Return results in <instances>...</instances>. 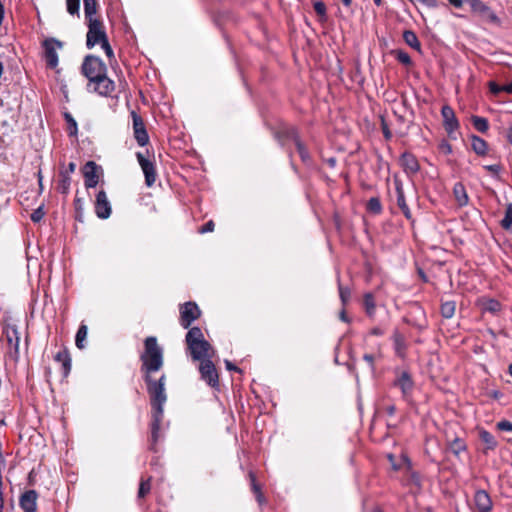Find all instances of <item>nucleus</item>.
Returning a JSON list of instances; mask_svg holds the SVG:
<instances>
[{"instance_id":"f257e3e1","label":"nucleus","mask_w":512,"mask_h":512,"mask_svg":"<svg viewBox=\"0 0 512 512\" xmlns=\"http://www.w3.org/2000/svg\"><path fill=\"white\" fill-rule=\"evenodd\" d=\"M142 362L141 372L143 379L147 386V392L150 397V404L152 407V420H151V449H154L158 438L161 423L163 420L164 404L167 401L165 392L166 376L163 374L158 380L152 377L154 372L159 371L164 363L163 349L158 344L157 338L149 336L144 341V351L140 355Z\"/></svg>"},{"instance_id":"f03ea898","label":"nucleus","mask_w":512,"mask_h":512,"mask_svg":"<svg viewBox=\"0 0 512 512\" xmlns=\"http://www.w3.org/2000/svg\"><path fill=\"white\" fill-rule=\"evenodd\" d=\"M83 75L88 79L87 88L100 96H111L115 90L114 82L107 77V67L101 58L87 55L81 66Z\"/></svg>"},{"instance_id":"7ed1b4c3","label":"nucleus","mask_w":512,"mask_h":512,"mask_svg":"<svg viewBox=\"0 0 512 512\" xmlns=\"http://www.w3.org/2000/svg\"><path fill=\"white\" fill-rule=\"evenodd\" d=\"M18 328V325L14 322L2 325V333L5 334L7 341V353L13 359H17L19 354L20 333Z\"/></svg>"},{"instance_id":"20e7f679","label":"nucleus","mask_w":512,"mask_h":512,"mask_svg":"<svg viewBox=\"0 0 512 512\" xmlns=\"http://www.w3.org/2000/svg\"><path fill=\"white\" fill-rule=\"evenodd\" d=\"M88 32L86 39L87 48L91 49L96 44H101L107 40V35L103 23L98 19L87 20Z\"/></svg>"},{"instance_id":"39448f33","label":"nucleus","mask_w":512,"mask_h":512,"mask_svg":"<svg viewBox=\"0 0 512 512\" xmlns=\"http://www.w3.org/2000/svg\"><path fill=\"white\" fill-rule=\"evenodd\" d=\"M465 1L470 5L472 12L477 14L483 20L488 21L490 23H494V24H500L499 17L482 0H465Z\"/></svg>"},{"instance_id":"423d86ee","label":"nucleus","mask_w":512,"mask_h":512,"mask_svg":"<svg viewBox=\"0 0 512 512\" xmlns=\"http://www.w3.org/2000/svg\"><path fill=\"white\" fill-rule=\"evenodd\" d=\"M44 57L49 68H56L58 65L57 49L62 48V43L54 38L46 39L43 42Z\"/></svg>"},{"instance_id":"0eeeda50","label":"nucleus","mask_w":512,"mask_h":512,"mask_svg":"<svg viewBox=\"0 0 512 512\" xmlns=\"http://www.w3.org/2000/svg\"><path fill=\"white\" fill-rule=\"evenodd\" d=\"M201 311L196 303L186 302L180 307V324L183 328L190 327L193 321L200 317Z\"/></svg>"},{"instance_id":"6e6552de","label":"nucleus","mask_w":512,"mask_h":512,"mask_svg":"<svg viewBox=\"0 0 512 512\" xmlns=\"http://www.w3.org/2000/svg\"><path fill=\"white\" fill-rule=\"evenodd\" d=\"M199 370L202 380H204L209 386L213 388L219 386L218 373L211 358L201 361Z\"/></svg>"},{"instance_id":"1a4fd4ad","label":"nucleus","mask_w":512,"mask_h":512,"mask_svg":"<svg viewBox=\"0 0 512 512\" xmlns=\"http://www.w3.org/2000/svg\"><path fill=\"white\" fill-rule=\"evenodd\" d=\"M187 346L194 360L203 361L213 357L214 350L210 343L206 340Z\"/></svg>"},{"instance_id":"9d476101","label":"nucleus","mask_w":512,"mask_h":512,"mask_svg":"<svg viewBox=\"0 0 512 512\" xmlns=\"http://www.w3.org/2000/svg\"><path fill=\"white\" fill-rule=\"evenodd\" d=\"M102 169L93 161H88L83 167L85 187L87 189L97 186Z\"/></svg>"},{"instance_id":"9b49d317","label":"nucleus","mask_w":512,"mask_h":512,"mask_svg":"<svg viewBox=\"0 0 512 512\" xmlns=\"http://www.w3.org/2000/svg\"><path fill=\"white\" fill-rule=\"evenodd\" d=\"M133 120L134 137L140 146H145L149 142V136L146 131L143 119L135 111L131 112Z\"/></svg>"},{"instance_id":"f8f14e48","label":"nucleus","mask_w":512,"mask_h":512,"mask_svg":"<svg viewBox=\"0 0 512 512\" xmlns=\"http://www.w3.org/2000/svg\"><path fill=\"white\" fill-rule=\"evenodd\" d=\"M393 385L401 390L402 397L404 399H407L410 396L414 388V382L410 373L407 371L397 372V377L394 380Z\"/></svg>"},{"instance_id":"ddd939ff","label":"nucleus","mask_w":512,"mask_h":512,"mask_svg":"<svg viewBox=\"0 0 512 512\" xmlns=\"http://www.w3.org/2000/svg\"><path fill=\"white\" fill-rule=\"evenodd\" d=\"M111 204L104 190H100L96 195L95 213L100 219H107L111 215Z\"/></svg>"},{"instance_id":"4468645a","label":"nucleus","mask_w":512,"mask_h":512,"mask_svg":"<svg viewBox=\"0 0 512 512\" xmlns=\"http://www.w3.org/2000/svg\"><path fill=\"white\" fill-rule=\"evenodd\" d=\"M137 160L145 176V183L148 187H151L156 180V171L153 162L147 159L142 153L136 154Z\"/></svg>"},{"instance_id":"2eb2a0df","label":"nucleus","mask_w":512,"mask_h":512,"mask_svg":"<svg viewBox=\"0 0 512 512\" xmlns=\"http://www.w3.org/2000/svg\"><path fill=\"white\" fill-rule=\"evenodd\" d=\"M441 115L446 132L449 136H452L459 128V122L455 116L454 110L450 106L444 105L441 109Z\"/></svg>"},{"instance_id":"dca6fc26","label":"nucleus","mask_w":512,"mask_h":512,"mask_svg":"<svg viewBox=\"0 0 512 512\" xmlns=\"http://www.w3.org/2000/svg\"><path fill=\"white\" fill-rule=\"evenodd\" d=\"M400 165L408 176H413L420 170L417 158L409 152H404L400 157Z\"/></svg>"},{"instance_id":"f3484780","label":"nucleus","mask_w":512,"mask_h":512,"mask_svg":"<svg viewBox=\"0 0 512 512\" xmlns=\"http://www.w3.org/2000/svg\"><path fill=\"white\" fill-rule=\"evenodd\" d=\"M474 503L478 512H490L493 507L490 495L481 489L475 492Z\"/></svg>"},{"instance_id":"a211bd4d","label":"nucleus","mask_w":512,"mask_h":512,"mask_svg":"<svg viewBox=\"0 0 512 512\" xmlns=\"http://www.w3.org/2000/svg\"><path fill=\"white\" fill-rule=\"evenodd\" d=\"M37 493L34 490H28L20 498V506L24 512H35L37 505Z\"/></svg>"},{"instance_id":"6ab92c4d","label":"nucleus","mask_w":512,"mask_h":512,"mask_svg":"<svg viewBox=\"0 0 512 512\" xmlns=\"http://www.w3.org/2000/svg\"><path fill=\"white\" fill-rule=\"evenodd\" d=\"M395 188H396V196H397V205L404 214L407 219H411V211L406 203L404 190L402 186V182L399 180H395Z\"/></svg>"},{"instance_id":"aec40b11","label":"nucleus","mask_w":512,"mask_h":512,"mask_svg":"<svg viewBox=\"0 0 512 512\" xmlns=\"http://www.w3.org/2000/svg\"><path fill=\"white\" fill-rule=\"evenodd\" d=\"M276 138L283 145L286 140H293L296 142V139H299L297 130L293 126H283L281 127L275 134Z\"/></svg>"},{"instance_id":"412c9836","label":"nucleus","mask_w":512,"mask_h":512,"mask_svg":"<svg viewBox=\"0 0 512 512\" xmlns=\"http://www.w3.org/2000/svg\"><path fill=\"white\" fill-rule=\"evenodd\" d=\"M453 195L457 204L461 207L466 206L469 202V197L464 185L460 182L456 183L453 187Z\"/></svg>"},{"instance_id":"4be33fe9","label":"nucleus","mask_w":512,"mask_h":512,"mask_svg":"<svg viewBox=\"0 0 512 512\" xmlns=\"http://www.w3.org/2000/svg\"><path fill=\"white\" fill-rule=\"evenodd\" d=\"M471 146H472V149L473 151L477 154V155H480V156H484L486 155L487 153V149H488V145H487V142L476 136V135H473L471 137Z\"/></svg>"},{"instance_id":"5701e85b","label":"nucleus","mask_w":512,"mask_h":512,"mask_svg":"<svg viewBox=\"0 0 512 512\" xmlns=\"http://www.w3.org/2000/svg\"><path fill=\"white\" fill-rule=\"evenodd\" d=\"M55 360L61 363L62 368L64 370V374L67 375L71 370V358L66 349L57 352L55 355Z\"/></svg>"},{"instance_id":"b1692460","label":"nucleus","mask_w":512,"mask_h":512,"mask_svg":"<svg viewBox=\"0 0 512 512\" xmlns=\"http://www.w3.org/2000/svg\"><path fill=\"white\" fill-rule=\"evenodd\" d=\"M70 185H71V177H70V175H68V172H60L57 190L61 194L67 195L70 191Z\"/></svg>"},{"instance_id":"393cba45","label":"nucleus","mask_w":512,"mask_h":512,"mask_svg":"<svg viewBox=\"0 0 512 512\" xmlns=\"http://www.w3.org/2000/svg\"><path fill=\"white\" fill-rule=\"evenodd\" d=\"M203 340H205L204 335L199 327H192L186 334L187 345H193Z\"/></svg>"},{"instance_id":"a878e982","label":"nucleus","mask_w":512,"mask_h":512,"mask_svg":"<svg viewBox=\"0 0 512 512\" xmlns=\"http://www.w3.org/2000/svg\"><path fill=\"white\" fill-rule=\"evenodd\" d=\"M403 40L411 48H413L417 51H420V49H421L420 41L418 40L417 35L413 31L405 30L403 32Z\"/></svg>"},{"instance_id":"bb28decb","label":"nucleus","mask_w":512,"mask_h":512,"mask_svg":"<svg viewBox=\"0 0 512 512\" xmlns=\"http://www.w3.org/2000/svg\"><path fill=\"white\" fill-rule=\"evenodd\" d=\"M479 438L486 445V449L493 450L496 448L497 441L490 432L486 430H480Z\"/></svg>"},{"instance_id":"cd10ccee","label":"nucleus","mask_w":512,"mask_h":512,"mask_svg":"<svg viewBox=\"0 0 512 512\" xmlns=\"http://www.w3.org/2000/svg\"><path fill=\"white\" fill-rule=\"evenodd\" d=\"M86 20H93L97 11V0H83Z\"/></svg>"},{"instance_id":"c85d7f7f","label":"nucleus","mask_w":512,"mask_h":512,"mask_svg":"<svg viewBox=\"0 0 512 512\" xmlns=\"http://www.w3.org/2000/svg\"><path fill=\"white\" fill-rule=\"evenodd\" d=\"M456 309V303L454 301H446L441 304V315L444 318L450 319L453 317Z\"/></svg>"},{"instance_id":"c756f323","label":"nucleus","mask_w":512,"mask_h":512,"mask_svg":"<svg viewBox=\"0 0 512 512\" xmlns=\"http://www.w3.org/2000/svg\"><path fill=\"white\" fill-rule=\"evenodd\" d=\"M471 121L473 127L481 133H485L489 128L488 120L484 117L472 116Z\"/></svg>"},{"instance_id":"7c9ffc66","label":"nucleus","mask_w":512,"mask_h":512,"mask_svg":"<svg viewBox=\"0 0 512 512\" xmlns=\"http://www.w3.org/2000/svg\"><path fill=\"white\" fill-rule=\"evenodd\" d=\"M364 308L369 317H373L375 314V301L374 296L371 293H366L364 295Z\"/></svg>"},{"instance_id":"2f4dec72","label":"nucleus","mask_w":512,"mask_h":512,"mask_svg":"<svg viewBox=\"0 0 512 512\" xmlns=\"http://www.w3.org/2000/svg\"><path fill=\"white\" fill-rule=\"evenodd\" d=\"M87 333H88L87 326L84 324H81L80 327L78 328V331H77L76 337H75V343L79 349H83L85 347L84 341L87 337Z\"/></svg>"},{"instance_id":"473e14b6","label":"nucleus","mask_w":512,"mask_h":512,"mask_svg":"<svg viewBox=\"0 0 512 512\" xmlns=\"http://www.w3.org/2000/svg\"><path fill=\"white\" fill-rule=\"evenodd\" d=\"M500 225L504 230H510L512 228V203L506 205L505 215Z\"/></svg>"},{"instance_id":"72a5a7b5","label":"nucleus","mask_w":512,"mask_h":512,"mask_svg":"<svg viewBox=\"0 0 512 512\" xmlns=\"http://www.w3.org/2000/svg\"><path fill=\"white\" fill-rule=\"evenodd\" d=\"M450 450L451 452L458 456L461 452L465 451L467 449L465 442L456 437L451 443H450Z\"/></svg>"},{"instance_id":"f704fd0d","label":"nucleus","mask_w":512,"mask_h":512,"mask_svg":"<svg viewBox=\"0 0 512 512\" xmlns=\"http://www.w3.org/2000/svg\"><path fill=\"white\" fill-rule=\"evenodd\" d=\"M249 476L251 479L252 490L256 495V499H257L258 503L261 505L265 502V498H264L262 492L260 491L259 485L256 483L254 474L252 472H250Z\"/></svg>"},{"instance_id":"c9c22d12","label":"nucleus","mask_w":512,"mask_h":512,"mask_svg":"<svg viewBox=\"0 0 512 512\" xmlns=\"http://www.w3.org/2000/svg\"><path fill=\"white\" fill-rule=\"evenodd\" d=\"M295 145L301 160L304 163H308L310 160V155L304 144L300 141V139H296Z\"/></svg>"},{"instance_id":"e433bc0d","label":"nucleus","mask_w":512,"mask_h":512,"mask_svg":"<svg viewBox=\"0 0 512 512\" xmlns=\"http://www.w3.org/2000/svg\"><path fill=\"white\" fill-rule=\"evenodd\" d=\"M367 209L374 214L380 213L382 210V206H381V202H380L379 198H377V197L370 198L367 202Z\"/></svg>"},{"instance_id":"4c0bfd02","label":"nucleus","mask_w":512,"mask_h":512,"mask_svg":"<svg viewBox=\"0 0 512 512\" xmlns=\"http://www.w3.org/2000/svg\"><path fill=\"white\" fill-rule=\"evenodd\" d=\"M151 490V479L141 480L138 490V498H144Z\"/></svg>"},{"instance_id":"58836bf2","label":"nucleus","mask_w":512,"mask_h":512,"mask_svg":"<svg viewBox=\"0 0 512 512\" xmlns=\"http://www.w3.org/2000/svg\"><path fill=\"white\" fill-rule=\"evenodd\" d=\"M339 296L343 305H346L351 297V291L348 287H344L341 283H338Z\"/></svg>"},{"instance_id":"ea45409f","label":"nucleus","mask_w":512,"mask_h":512,"mask_svg":"<svg viewBox=\"0 0 512 512\" xmlns=\"http://www.w3.org/2000/svg\"><path fill=\"white\" fill-rule=\"evenodd\" d=\"M396 59L405 66L412 65V60L409 54L403 50L396 51Z\"/></svg>"},{"instance_id":"a19ab883","label":"nucleus","mask_w":512,"mask_h":512,"mask_svg":"<svg viewBox=\"0 0 512 512\" xmlns=\"http://www.w3.org/2000/svg\"><path fill=\"white\" fill-rule=\"evenodd\" d=\"M67 11L74 15L79 12L80 0H66Z\"/></svg>"},{"instance_id":"79ce46f5","label":"nucleus","mask_w":512,"mask_h":512,"mask_svg":"<svg viewBox=\"0 0 512 512\" xmlns=\"http://www.w3.org/2000/svg\"><path fill=\"white\" fill-rule=\"evenodd\" d=\"M313 7L317 15L326 18V5L322 1L315 2Z\"/></svg>"},{"instance_id":"37998d69","label":"nucleus","mask_w":512,"mask_h":512,"mask_svg":"<svg viewBox=\"0 0 512 512\" xmlns=\"http://www.w3.org/2000/svg\"><path fill=\"white\" fill-rule=\"evenodd\" d=\"M65 118H66V120H67V122L69 124V134L70 135L76 134V132H77V123L74 120V118L69 113L65 114Z\"/></svg>"},{"instance_id":"c03bdc74","label":"nucleus","mask_w":512,"mask_h":512,"mask_svg":"<svg viewBox=\"0 0 512 512\" xmlns=\"http://www.w3.org/2000/svg\"><path fill=\"white\" fill-rule=\"evenodd\" d=\"M44 214L43 209L39 207L32 212L30 218L34 223H38L44 217Z\"/></svg>"},{"instance_id":"a18cd8bd","label":"nucleus","mask_w":512,"mask_h":512,"mask_svg":"<svg viewBox=\"0 0 512 512\" xmlns=\"http://www.w3.org/2000/svg\"><path fill=\"white\" fill-rule=\"evenodd\" d=\"M497 428L500 431H509L512 432V422L508 420H502L497 423Z\"/></svg>"},{"instance_id":"49530a36","label":"nucleus","mask_w":512,"mask_h":512,"mask_svg":"<svg viewBox=\"0 0 512 512\" xmlns=\"http://www.w3.org/2000/svg\"><path fill=\"white\" fill-rule=\"evenodd\" d=\"M363 359L367 362L371 372L373 373L375 371L374 361L376 356L374 354H364Z\"/></svg>"},{"instance_id":"de8ad7c7","label":"nucleus","mask_w":512,"mask_h":512,"mask_svg":"<svg viewBox=\"0 0 512 512\" xmlns=\"http://www.w3.org/2000/svg\"><path fill=\"white\" fill-rule=\"evenodd\" d=\"M484 169L486 171L492 173L493 175L497 176L500 173L502 167L500 164H492V165H485Z\"/></svg>"},{"instance_id":"09e8293b","label":"nucleus","mask_w":512,"mask_h":512,"mask_svg":"<svg viewBox=\"0 0 512 512\" xmlns=\"http://www.w3.org/2000/svg\"><path fill=\"white\" fill-rule=\"evenodd\" d=\"M100 45L103 48V50L108 58L111 59L114 57V53H113V50L108 42V39L105 40L104 42H102Z\"/></svg>"},{"instance_id":"8fccbe9b","label":"nucleus","mask_w":512,"mask_h":512,"mask_svg":"<svg viewBox=\"0 0 512 512\" xmlns=\"http://www.w3.org/2000/svg\"><path fill=\"white\" fill-rule=\"evenodd\" d=\"M381 129H382L385 139L390 140L392 138V133L384 119H382V122H381Z\"/></svg>"},{"instance_id":"3c124183","label":"nucleus","mask_w":512,"mask_h":512,"mask_svg":"<svg viewBox=\"0 0 512 512\" xmlns=\"http://www.w3.org/2000/svg\"><path fill=\"white\" fill-rule=\"evenodd\" d=\"M214 227H215V224L212 220L208 221L205 225H203L200 229H199V232L200 233H208V232H212L214 230Z\"/></svg>"},{"instance_id":"603ef678","label":"nucleus","mask_w":512,"mask_h":512,"mask_svg":"<svg viewBox=\"0 0 512 512\" xmlns=\"http://www.w3.org/2000/svg\"><path fill=\"white\" fill-rule=\"evenodd\" d=\"M489 88L493 94H499L503 91L502 86L497 85L495 82H490Z\"/></svg>"},{"instance_id":"864d4df0","label":"nucleus","mask_w":512,"mask_h":512,"mask_svg":"<svg viewBox=\"0 0 512 512\" xmlns=\"http://www.w3.org/2000/svg\"><path fill=\"white\" fill-rule=\"evenodd\" d=\"M440 150L446 154H449L452 152V147L451 145L446 142V141H443L440 146H439Z\"/></svg>"},{"instance_id":"5fc2aeb1","label":"nucleus","mask_w":512,"mask_h":512,"mask_svg":"<svg viewBox=\"0 0 512 512\" xmlns=\"http://www.w3.org/2000/svg\"><path fill=\"white\" fill-rule=\"evenodd\" d=\"M225 365H226L227 370H229V371L241 372V370L237 366H235L233 363H231L228 360L225 361Z\"/></svg>"},{"instance_id":"6e6d98bb","label":"nucleus","mask_w":512,"mask_h":512,"mask_svg":"<svg viewBox=\"0 0 512 512\" xmlns=\"http://www.w3.org/2000/svg\"><path fill=\"white\" fill-rule=\"evenodd\" d=\"M451 5L456 8H461L463 6L464 0H447Z\"/></svg>"},{"instance_id":"4d7b16f0","label":"nucleus","mask_w":512,"mask_h":512,"mask_svg":"<svg viewBox=\"0 0 512 512\" xmlns=\"http://www.w3.org/2000/svg\"><path fill=\"white\" fill-rule=\"evenodd\" d=\"M370 334L375 336H381L384 334V331L379 327H375L370 331Z\"/></svg>"},{"instance_id":"13d9d810","label":"nucleus","mask_w":512,"mask_h":512,"mask_svg":"<svg viewBox=\"0 0 512 512\" xmlns=\"http://www.w3.org/2000/svg\"><path fill=\"white\" fill-rule=\"evenodd\" d=\"M499 306H500V305H499V303H498L497 301H495V300H491V301H490V304H489V310H491V311H497V310H498V308H499Z\"/></svg>"},{"instance_id":"bf43d9fd","label":"nucleus","mask_w":512,"mask_h":512,"mask_svg":"<svg viewBox=\"0 0 512 512\" xmlns=\"http://www.w3.org/2000/svg\"><path fill=\"white\" fill-rule=\"evenodd\" d=\"M75 169H76V164L74 162H70L68 164L67 170H65L64 172H68V175H69L70 173H73L75 171Z\"/></svg>"},{"instance_id":"052dcab7","label":"nucleus","mask_w":512,"mask_h":512,"mask_svg":"<svg viewBox=\"0 0 512 512\" xmlns=\"http://www.w3.org/2000/svg\"><path fill=\"white\" fill-rule=\"evenodd\" d=\"M386 411L390 416H393L395 414L396 408L394 405H390L386 408Z\"/></svg>"},{"instance_id":"680f3d73","label":"nucleus","mask_w":512,"mask_h":512,"mask_svg":"<svg viewBox=\"0 0 512 512\" xmlns=\"http://www.w3.org/2000/svg\"><path fill=\"white\" fill-rule=\"evenodd\" d=\"M503 91L512 94V83L502 86Z\"/></svg>"},{"instance_id":"e2e57ef3","label":"nucleus","mask_w":512,"mask_h":512,"mask_svg":"<svg viewBox=\"0 0 512 512\" xmlns=\"http://www.w3.org/2000/svg\"><path fill=\"white\" fill-rule=\"evenodd\" d=\"M507 139L510 142V144L512 145V126L507 131Z\"/></svg>"},{"instance_id":"0e129e2a","label":"nucleus","mask_w":512,"mask_h":512,"mask_svg":"<svg viewBox=\"0 0 512 512\" xmlns=\"http://www.w3.org/2000/svg\"><path fill=\"white\" fill-rule=\"evenodd\" d=\"M340 319H341L342 321L348 322V319H347V317H346V313H345V311H344V310H343V311H341V313H340Z\"/></svg>"},{"instance_id":"69168bd1","label":"nucleus","mask_w":512,"mask_h":512,"mask_svg":"<svg viewBox=\"0 0 512 512\" xmlns=\"http://www.w3.org/2000/svg\"><path fill=\"white\" fill-rule=\"evenodd\" d=\"M342 2L346 7H349L352 3V0H342Z\"/></svg>"},{"instance_id":"338daca9","label":"nucleus","mask_w":512,"mask_h":512,"mask_svg":"<svg viewBox=\"0 0 512 512\" xmlns=\"http://www.w3.org/2000/svg\"><path fill=\"white\" fill-rule=\"evenodd\" d=\"M328 163L331 165V166H334L336 164V160L334 158H330L328 160Z\"/></svg>"},{"instance_id":"774afa93","label":"nucleus","mask_w":512,"mask_h":512,"mask_svg":"<svg viewBox=\"0 0 512 512\" xmlns=\"http://www.w3.org/2000/svg\"><path fill=\"white\" fill-rule=\"evenodd\" d=\"M508 372H509V374H510V375H511V377H512V363H511V364L509 365V367H508Z\"/></svg>"}]
</instances>
